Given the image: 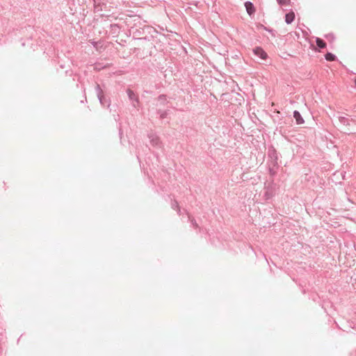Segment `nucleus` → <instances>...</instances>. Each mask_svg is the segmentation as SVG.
<instances>
[{
  "label": "nucleus",
  "instance_id": "obj_1",
  "mask_svg": "<svg viewBox=\"0 0 356 356\" xmlns=\"http://www.w3.org/2000/svg\"><path fill=\"white\" fill-rule=\"evenodd\" d=\"M148 138L149 139L150 144L155 147L160 148L161 147V142L159 138V136L154 133H149L148 135Z\"/></svg>",
  "mask_w": 356,
  "mask_h": 356
},
{
  "label": "nucleus",
  "instance_id": "obj_2",
  "mask_svg": "<svg viewBox=\"0 0 356 356\" xmlns=\"http://www.w3.org/2000/svg\"><path fill=\"white\" fill-rule=\"evenodd\" d=\"M127 92L129 99L132 102L133 106L138 108L139 106V101L137 95L130 89H128Z\"/></svg>",
  "mask_w": 356,
  "mask_h": 356
},
{
  "label": "nucleus",
  "instance_id": "obj_3",
  "mask_svg": "<svg viewBox=\"0 0 356 356\" xmlns=\"http://www.w3.org/2000/svg\"><path fill=\"white\" fill-rule=\"evenodd\" d=\"M253 53L256 56L261 58L262 60H266L268 56L265 51L261 47L254 48L253 49Z\"/></svg>",
  "mask_w": 356,
  "mask_h": 356
},
{
  "label": "nucleus",
  "instance_id": "obj_4",
  "mask_svg": "<svg viewBox=\"0 0 356 356\" xmlns=\"http://www.w3.org/2000/svg\"><path fill=\"white\" fill-rule=\"evenodd\" d=\"M95 89H96V92H97V95L99 99V101L100 104L102 105H103L104 104L103 101L104 99L103 90L101 88V87L99 84H97Z\"/></svg>",
  "mask_w": 356,
  "mask_h": 356
},
{
  "label": "nucleus",
  "instance_id": "obj_5",
  "mask_svg": "<svg viewBox=\"0 0 356 356\" xmlns=\"http://www.w3.org/2000/svg\"><path fill=\"white\" fill-rule=\"evenodd\" d=\"M245 7L248 14L251 16L255 13V8L253 3L250 1H246L245 3Z\"/></svg>",
  "mask_w": 356,
  "mask_h": 356
},
{
  "label": "nucleus",
  "instance_id": "obj_6",
  "mask_svg": "<svg viewBox=\"0 0 356 356\" xmlns=\"http://www.w3.org/2000/svg\"><path fill=\"white\" fill-rule=\"evenodd\" d=\"M293 118L296 119V121L298 124H302L304 122L303 118L298 111H293Z\"/></svg>",
  "mask_w": 356,
  "mask_h": 356
},
{
  "label": "nucleus",
  "instance_id": "obj_7",
  "mask_svg": "<svg viewBox=\"0 0 356 356\" xmlns=\"http://www.w3.org/2000/svg\"><path fill=\"white\" fill-rule=\"evenodd\" d=\"M295 19V14L293 12H290L285 15V22L287 24L292 23Z\"/></svg>",
  "mask_w": 356,
  "mask_h": 356
},
{
  "label": "nucleus",
  "instance_id": "obj_8",
  "mask_svg": "<svg viewBox=\"0 0 356 356\" xmlns=\"http://www.w3.org/2000/svg\"><path fill=\"white\" fill-rule=\"evenodd\" d=\"M316 45L319 49H323L326 47V43L321 38H316Z\"/></svg>",
  "mask_w": 356,
  "mask_h": 356
},
{
  "label": "nucleus",
  "instance_id": "obj_9",
  "mask_svg": "<svg viewBox=\"0 0 356 356\" xmlns=\"http://www.w3.org/2000/svg\"><path fill=\"white\" fill-rule=\"evenodd\" d=\"M325 57V59L329 61H333L336 59L335 55L332 54V53H327Z\"/></svg>",
  "mask_w": 356,
  "mask_h": 356
},
{
  "label": "nucleus",
  "instance_id": "obj_10",
  "mask_svg": "<svg viewBox=\"0 0 356 356\" xmlns=\"http://www.w3.org/2000/svg\"><path fill=\"white\" fill-rule=\"evenodd\" d=\"M171 207L173 209H177L179 214H180V209L178 206V203L177 201H173L171 204Z\"/></svg>",
  "mask_w": 356,
  "mask_h": 356
},
{
  "label": "nucleus",
  "instance_id": "obj_11",
  "mask_svg": "<svg viewBox=\"0 0 356 356\" xmlns=\"http://www.w3.org/2000/svg\"><path fill=\"white\" fill-rule=\"evenodd\" d=\"M273 195V193L272 191H270L267 189V191L265 192L264 196L266 200L270 199Z\"/></svg>",
  "mask_w": 356,
  "mask_h": 356
},
{
  "label": "nucleus",
  "instance_id": "obj_12",
  "mask_svg": "<svg viewBox=\"0 0 356 356\" xmlns=\"http://www.w3.org/2000/svg\"><path fill=\"white\" fill-rule=\"evenodd\" d=\"M339 120L341 123H342L343 124H345L348 122V119L343 116L339 117Z\"/></svg>",
  "mask_w": 356,
  "mask_h": 356
},
{
  "label": "nucleus",
  "instance_id": "obj_13",
  "mask_svg": "<svg viewBox=\"0 0 356 356\" xmlns=\"http://www.w3.org/2000/svg\"><path fill=\"white\" fill-rule=\"evenodd\" d=\"M94 6H95V10L98 12L101 9L99 8V1L98 0H94Z\"/></svg>",
  "mask_w": 356,
  "mask_h": 356
},
{
  "label": "nucleus",
  "instance_id": "obj_14",
  "mask_svg": "<svg viewBox=\"0 0 356 356\" xmlns=\"http://www.w3.org/2000/svg\"><path fill=\"white\" fill-rule=\"evenodd\" d=\"M280 5H286L290 0H277Z\"/></svg>",
  "mask_w": 356,
  "mask_h": 356
}]
</instances>
